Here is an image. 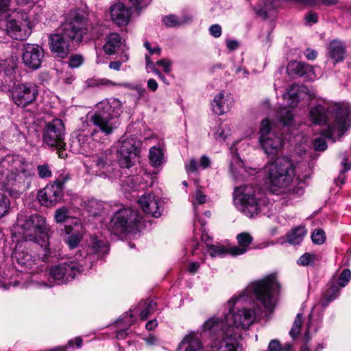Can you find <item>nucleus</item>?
Masks as SVG:
<instances>
[{
    "label": "nucleus",
    "instance_id": "obj_1",
    "mask_svg": "<svg viewBox=\"0 0 351 351\" xmlns=\"http://www.w3.org/2000/svg\"><path fill=\"white\" fill-rule=\"evenodd\" d=\"M280 288L275 274L250 282L228 301V312L223 317H213L206 320L203 330L220 339L231 338L230 333H236L234 337L239 342V328L247 329L256 317L271 314L276 304L275 294Z\"/></svg>",
    "mask_w": 351,
    "mask_h": 351
},
{
    "label": "nucleus",
    "instance_id": "obj_2",
    "mask_svg": "<svg viewBox=\"0 0 351 351\" xmlns=\"http://www.w3.org/2000/svg\"><path fill=\"white\" fill-rule=\"evenodd\" d=\"M34 176L32 164L20 156L8 155L0 160V185L13 197L29 188Z\"/></svg>",
    "mask_w": 351,
    "mask_h": 351
},
{
    "label": "nucleus",
    "instance_id": "obj_3",
    "mask_svg": "<svg viewBox=\"0 0 351 351\" xmlns=\"http://www.w3.org/2000/svg\"><path fill=\"white\" fill-rule=\"evenodd\" d=\"M267 177L271 191L286 197L300 196L304 193L303 180L296 176L293 162L287 157H278L267 164Z\"/></svg>",
    "mask_w": 351,
    "mask_h": 351
},
{
    "label": "nucleus",
    "instance_id": "obj_4",
    "mask_svg": "<svg viewBox=\"0 0 351 351\" xmlns=\"http://www.w3.org/2000/svg\"><path fill=\"white\" fill-rule=\"evenodd\" d=\"M88 31V23L84 14L75 12L58 32L49 37V48L56 57L65 58L69 53L71 41L80 43Z\"/></svg>",
    "mask_w": 351,
    "mask_h": 351
},
{
    "label": "nucleus",
    "instance_id": "obj_5",
    "mask_svg": "<svg viewBox=\"0 0 351 351\" xmlns=\"http://www.w3.org/2000/svg\"><path fill=\"white\" fill-rule=\"evenodd\" d=\"M1 71L0 80L3 77L5 86L12 88L11 97L13 102L19 107L24 108L36 100L38 91L36 86L31 82L15 84V73L18 68L17 60L11 58L4 65L0 64Z\"/></svg>",
    "mask_w": 351,
    "mask_h": 351
},
{
    "label": "nucleus",
    "instance_id": "obj_6",
    "mask_svg": "<svg viewBox=\"0 0 351 351\" xmlns=\"http://www.w3.org/2000/svg\"><path fill=\"white\" fill-rule=\"evenodd\" d=\"M234 197L237 208L249 218L257 216L266 208L269 209L271 205L264 193L253 185L246 184L235 187Z\"/></svg>",
    "mask_w": 351,
    "mask_h": 351
},
{
    "label": "nucleus",
    "instance_id": "obj_7",
    "mask_svg": "<svg viewBox=\"0 0 351 351\" xmlns=\"http://www.w3.org/2000/svg\"><path fill=\"white\" fill-rule=\"evenodd\" d=\"M121 102L115 98L105 99L97 104V109L90 121L97 128L95 130L108 136L119 126L121 112Z\"/></svg>",
    "mask_w": 351,
    "mask_h": 351
},
{
    "label": "nucleus",
    "instance_id": "obj_8",
    "mask_svg": "<svg viewBox=\"0 0 351 351\" xmlns=\"http://www.w3.org/2000/svg\"><path fill=\"white\" fill-rule=\"evenodd\" d=\"M21 228L25 239V247L34 250L39 249L40 252L38 254L37 258L42 259L47 258L49 254V248L45 244L44 247L38 244L40 241L45 243V239L47 237L48 228L45 218L39 215H31L21 224Z\"/></svg>",
    "mask_w": 351,
    "mask_h": 351
},
{
    "label": "nucleus",
    "instance_id": "obj_9",
    "mask_svg": "<svg viewBox=\"0 0 351 351\" xmlns=\"http://www.w3.org/2000/svg\"><path fill=\"white\" fill-rule=\"evenodd\" d=\"M258 142L267 155H276L283 148L284 139L282 134L276 132L274 123L268 119L261 121Z\"/></svg>",
    "mask_w": 351,
    "mask_h": 351
},
{
    "label": "nucleus",
    "instance_id": "obj_10",
    "mask_svg": "<svg viewBox=\"0 0 351 351\" xmlns=\"http://www.w3.org/2000/svg\"><path fill=\"white\" fill-rule=\"evenodd\" d=\"M141 221L138 210L132 208L120 210L112 219V231L115 234L136 233L139 231Z\"/></svg>",
    "mask_w": 351,
    "mask_h": 351
},
{
    "label": "nucleus",
    "instance_id": "obj_11",
    "mask_svg": "<svg viewBox=\"0 0 351 351\" xmlns=\"http://www.w3.org/2000/svg\"><path fill=\"white\" fill-rule=\"evenodd\" d=\"M34 26V23L29 20L27 13L21 10L6 20L7 34L19 40H26L31 35Z\"/></svg>",
    "mask_w": 351,
    "mask_h": 351
},
{
    "label": "nucleus",
    "instance_id": "obj_12",
    "mask_svg": "<svg viewBox=\"0 0 351 351\" xmlns=\"http://www.w3.org/2000/svg\"><path fill=\"white\" fill-rule=\"evenodd\" d=\"M64 130L63 121L60 119H55L47 123L43 132V142L49 147H56L60 158L64 157Z\"/></svg>",
    "mask_w": 351,
    "mask_h": 351
},
{
    "label": "nucleus",
    "instance_id": "obj_13",
    "mask_svg": "<svg viewBox=\"0 0 351 351\" xmlns=\"http://www.w3.org/2000/svg\"><path fill=\"white\" fill-rule=\"evenodd\" d=\"M351 125V110L347 106L337 107L335 120L324 130L322 134L326 138L335 141L341 137Z\"/></svg>",
    "mask_w": 351,
    "mask_h": 351
},
{
    "label": "nucleus",
    "instance_id": "obj_14",
    "mask_svg": "<svg viewBox=\"0 0 351 351\" xmlns=\"http://www.w3.org/2000/svg\"><path fill=\"white\" fill-rule=\"evenodd\" d=\"M84 270L83 267L74 260L62 261L51 267L49 275L59 284L69 282Z\"/></svg>",
    "mask_w": 351,
    "mask_h": 351
},
{
    "label": "nucleus",
    "instance_id": "obj_15",
    "mask_svg": "<svg viewBox=\"0 0 351 351\" xmlns=\"http://www.w3.org/2000/svg\"><path fill=\"white\" fill-rule=\"evenodd\" d=\"M141 143L134 138H127L119 141L118 154L121 167L129 168L132 165V159L139 154Z\"/></svg>",
    "mask_w": 351,
    "mask_h": 351
},
{
    "label": "nucleus",
    "instance_id": "obj_16",
    "mask_svg": "<svg viewBox=\"0 0 351 351\" xmlns=\"http://www.w3.org/2000/svg\"><path fill=\"white\" fill-rule=\"evenodd\" d=\"M299 86L297 84H292L289 89L283 94L285 100L290 101L289 107H283L277 112V119L284 126L289 125L293 121V114L292 108L295 106L299 101L298 95Z\"/></svg>",
    "mask_w": 351,
    "mask_h": 351
},
{
    "label": "nucleus",
    "instance_id": "obj_17",
    "mask_svg": "<svg viewBox=\"0 0 351 351\" xmlns=\"http://www.w3.org/2000/svg\"><path fill=\"white\" fill-rule=\"evenodd\" d=\"M22 61L29 69L36 70L40 67L44 58V50L35 44L26 43L22 49Z\"/></svg>",
    "mask_w": 351,
    "mask_h": 351
},
{
    "label": "nucleus",
    "instance_id": "obj_18",
    "mask_svg": "<svg viewBox=\"0 0 351 351\" xmlns=\"http://www.w3.org/2000/svg\"><path fill=\"white\" fill-rule=\"evenodd\" d=\"M63 196V189L60 182L48 184L38 194V199L42 206L51 207L59 202Z\"/></svg>",
    "mask_w": 351,
    "mask_h": 351
},
{
    "label": "nucleus",
    "instance_id": "obj_19",
    "mask_svg": "<svg viewBox=\"0 0 351 351\" xmlns=\"http://www.w3.org/2000/svg\"><path fill=\"white\" fill-rule=\"evenodd\" d=\"M64 232L68 235L65 242L70 249L77 248L85 234L83 226L78 219H75L73 226L67 225L64 226Z\"/></svg>",
    "mask_w": 351,
    "mask_h": 351
},
{
    "label": "nucleus",
    "instance_id": "obj_20",
    "mask_svg": "<svg viewBox=\"0 0 351 351\" xmlns=\"http://www.w3.org/2000/svg\"><path fill=\"white\" fill-rule=\"evenodd\" d=\"M138 202L145 213L154 217L161 215V202L152 193L143 195L139 198Z\"/></svg>",
    "mask_w": 351,
    "mask_h": 351
},
{
    "label": "nucleus",
    "instance_id": "obj_21",
    "mask_svg": "<svg viewBox=\"0 0 351 351\" xmlns=\"http://www.w3.org/2000/svg\"><path fill=\"white\" fill-rule=\"evenodd\" d=\"M287 70L289 75H295L309 80H314L316 78L314 68L302 62L291 61L287 64Z\"/></svg>",
    "mask_w": 351,
    "mask_h": 351
},
{
    "label": "nucleus",
    "instance_id": "obj_22",
    "mask_svg": "<svg viewBox=\"0 0 351 351\" xmlns=\"http://www.w3.org/2000/svg\"><path fill=\"white\" fill-rule=\"evenodd\" d=\"M231 338L220 339L219 337L212 336L213 351H243V348L239 342H237L234 335L237 334L230 333Z\"/></svg>",
    "mask_w": 351,
    "mask_h": 351
},
{
    "label": "nucleus",
    "instance_id": "obj_23",
    "mask_svg": "<svg viewBox=\"0 0 351 351\" xmlns=\"http://www.w3.org/2000/svg\"><path fill=\"white\" fill-rule=\"evenodd\" d=\"M231 104L230 95L221 91L215 96L212 101L213 110L215 114L221 115L229 110Z\"/></svg>",
    "mask_w": 351,
    "mask_h": 351
},
{
    "label": "nucleus",
    "instance_id": "obj_24",
    "mask_svg": "<svg viewBox=\"0 0 351 351\" xmlns=\"http://www.w3.org/2000/svg\"><path fill=\"white\" fill-rule=\"evenodd\" d=\"M112 20L119 26L126 25L130 17V12L122 3L113 5L110 10Z\"/></svg>",
    "mask_w": 351,
    "mask_h": 351
},
{
    "label": "nucleus",
    "instance_id": "obj_25",
    "mask_svg": "<svg viewBox=\"0 0 351 351\" xmlns=\"http://www.w3.org/2000/svg\"><path fill=\"white\" fill-rule=\"evenodd\" d=\"M238 246L230 247L229 253L232 256H239L245 254L249 245L253 241V237L248 232H241L237 236Z\"/></svg>",
    "mask_w": 351,
    "mask_h": 351
},
{
    "label": "nucleus",
    "instance_id": "obj_26",
    "mask_svg": "<svg viewBox=\"0 0 351 351\" xmlns=\"http://www.w3.org/2000/svg\"><path fill=\"white\" fill-rule=\"evenodd\" d=\"M328 56L334 64L343 61L346 58V47L343 42L332 40L328 48Z\"/></svg>",
    "mask_w": 351,
    "mask_h": 351
},
{
    "label": "nucleus",
    "instance_id": "obj_27",
    "mask_svg": "<svg viewBox=\"0 0 351 351\" xmlns=\"http://www.w3.org/2000/svg\"><path fill=\"white\" fill-rule=\"evenodd\" d=\"M340 289L336 285L334 278L330 282L329 287L323 293L319 300V304L322 307L326 308L330 302L335 300L339 295Z\"/></svg>",
    "mask_w": 351,
    "mask_h": 351
},
{
    "label": "nucleus",
    "instance_id": "obj_28",
    "mask_svg": "<svg viewBox=\"0 0 351 351\" xmlns=\"http://www.w3.org/2000/svg\"><path fill=\"white\" fill-rule=\"evenodd\" d=\"M230 151L232 154V161L230 164V171L235 179H238L239 177H243L246 169L243 165V162L237 155L235 146H232Z\"/></svg>",
    "mask_w": 351,
    "mask_h": 351
},
{
    "label": "nucleus",
    "instance_id": "obj_29",
    "mask_svg": "<svg viewBox=\"0 0 351 351\" xmlns=\"http://www.w3.org/2000/svg\"><path fill=\"white\" fill-rule=\"evenodd\" d=\"M14 256L19 265L25 266L27 268H33V265L36 261V256L25 252L21 249V245H17L14 252Z\"/></svg>",
    "mask_w": 351,
    "mask_h": 351
},
{
    "label": "nucleus",
    "instance_id": "obj_30",
    "mask_svg": "<svg viewBox=\"0 0 351 351\" xmlns=\"http://www.w3.org/2000/svg\"><path fill=\"white\" fill-rule=\"evenodd\" d=\"M327 113L328 110L325 107L322 105H316L311 109L309 116L314 124L321 125L326 123Z\"/></svg>",
    "mask_w": 351,
    "mask_h": 351
},
{
    "label": "nucleus",
    "instance_id": "obj_31",
    "mask_svg": "<svg viewBox=\"0 0 351 351\" xmlns=\"http://www.w3.org/2000/svg\"><path fill=\"white\" fill-rule=\"evenodd\" d=\"M121 45V38L117 33L108 34L106 38V43L104 45V50L108 55H112L116 53L117 49Z\"/></svg>",
    "mask_w": 351,
    "mask_h": 351
},
{
    "label": "nucleus",
    "instance_id": "obj_32",
    "mask_svg": "<svg viewBox=\"0 0 351 351\" xmlns=\"http://www.w3.org/2000/svg\"><path fill=\"white\" fill-rule=\"evenodd\" d=\"M84 206L86 212L93 217L100 215L104 208V203L94 198L84 202Z\"/></svg>",
    "mask_w": 351,
    "mask_h": 351
},
{
    "label": "nucleus",
    "instance_id": "obj_33",
    "mask_svg": "<svg viewBox=\"0 0 351 351\" xmlns=\"http://www.w3.org/2000/svg\"><path fill=\"white\" fill-rule=\"evenodd\" d=\"M89 251L90 253L102 256L108 252L109 246L106 241L99 239L97 237H93L89 247Z\"/></svg>",
    "mask_w": 351,
    "mask_h": 351
},
{
    "label": "nucleus",
    "instance_id": "obj_34",
    "mask_svg": "<svg viewBox=\"0 0 351 351\" xmlns=\"http://www.w3.org/2000/svg\"><path fill=\"white\" fill-rule=\"evenodd\" d=\"M306 234V230L304 226H299L293 228L287 236V241L293 245L300 244L304 239Z\"/></svg>",
    "mask_w": 351,
    "mask_h": 351
},
{
    "label": "nucleus",
    "instance_id": "obj_35",
    "mask_svg": "<svg viewBox=\"0 0 351 351\" xmlns=\"http://www.w3.org/2000/svg\"><path fill=\"white\" fill-rule=\"evenodd\" d=\"M279 0H264L263 4L255 8L256 14L263 18H266L267 12L280 6Z\"/></svg>",
    "mask_w": 351,
    "mask_h": 351
},
{
    "label": "nucleus",
    "instance_id": "obj_36",
    "mask_svg": "<svg viewBox=\"0 0 351 351\" xmlns=\"http://www.w3.org/2000/svg\"><path fill=\"white\" fill-rule=\"evenodd\" d=\"M187 344L185 351H202V346L199 340L192 335L184 337L181 345Z\"/></svg>",
    "mask_w": 351,
    "mask_h": 351
},
{
    "label": "nucleus",
    "instance_id": "obj_37",
    "mask_svg": "<svg viewBox=\"0 0 351 351\" xmlns=\"http://www.w3.org/2000/svg\"><path fill=\"white\" fill-rule=\"evenodd\" d=\"M94 160L99 168L104 169L111 164L112 160V153L110 150H106L97 155Z\"/></svg>",
    "mask_w": 351,
    "mask_h": 351
},
{
    "label": "nucleus",
    "instance_id": "obj_38",
    "mask_svg": "<svg viewBox=\"0 0 351 351\" xmlns=\"http://www.w3.org/2000/svg\"><path fill=\"white\" fill-rule=\"evenodd\" d=\"M149 158L152 165L156 167L162 163L163 153L160 148L153 147L149 149Z\"/></svg>",
    "mask_w": 351,
    "mask_h": 351
},
{
    "label": "nucleus",
    "instance_id": "obj_39",
    "mask_svg": "<svg viewBox=\"0 0 351 351\" xmlns=\"http://www.w3.org/2000/svg\"><path fill=\"white\" fill-rule=\"evenodd\" d=\"M156 310V303L153 300H147L144 304L140 317L142 319H147Z\"/></svg>",
    "mask_w": 351,
    "mask_h": 351
},
{
    "label": "nucleus",
    "instance_id": "obj_40",
    "mask_svg": "<svg viewBox=\"0 0 351 351\" xmlns=\"http://www.w3.org/2000/svg\"><path fill=\"white\" fill-rule=\"evenodd\" d=\"M162 21L166 26L171 27L182 25L186 22V20L171 14L164 17Z\"/></svg>",
    "mask_w": 351,
    "mask_h": 351
},
{
    "label": "nucleus",
    "instance_id": "obj_41",
    "mask_svg": "<svg viewBox=\"0 0 351 351\" xmlns=\"http://www.w3.org/2000/svg\"><path fill=\"white\" fill-rule=\"evenodd\" d=\"M230 134V128L224 124H219L214 132V137L217 141H224Z\"/></svg>",
    "mask_w": 351,
    "mask_h": 351
},
{
    "label": "nucleus",
    "instance_id": "obj_42",
    "mask_svg": "<svg viewBox=\"0 0 351 351\" xmlns=\"http://www.w3.org/2000/svg\"><path fill=\"white\" fill-rule=\"evenodd\" d=\"M70 218V211L66 206H62L56 210L54 219L57 223H64Z\"/></svg>",
    "mask_w": 351,
    "mask_h": 351
},
{
    "label": "nucleus",
    "instance_id": "obj_43",
    "mask_svg": "<svg viewBox=\"0 0 351 351\" xmlns=\"http://www.w3.org/2000/svg\"><path fill=\"white\" fill-rule=\"evenodd\" d=\"M229 249L220 245H210L208 247V252L212 257L217 256H223L229 253Z\"/></svg>",
    "mask_w": 351,
    "mask_h": 351
},
{
    "label": "nucleus",
    "instance_id": "obj_44",
    "mask_svg": "<svg viewBox=\"0 0 351 351\" xmlns=\"http://www.w3.org/2000/svg\"><path fill=\"white\" fill-rule=\"evenodd\" d=\"M316 256L314 254L305 253L298 260V264L302 266H309L315 264Z\"/></svg>",
    "mask_w": 351,
    "mask_h": 351
},
{
    "label": "nucleus",
    "instance_id": "obj_45",
    "mask_svg": "<svg viewBox=\"0 0 351 351\" xmlns=\"http://www.w3.org/2000/svg\"><path fill=\"white\" fill-rule=\"evenodd\" d=\"M86 84L88 87H94L99 84H104V85H107V86H125V84H123L114 83V82H112V81L107 80V79H102V80H99V82L97 81L96 80L89 79V80H86Z\"/></svg>",
    "mask_w": 351,
    "mask_h": 351
},
{
    "label": "nucleus",
    "instance_id": "obj_46",
    "mask_svg": "<svg viewBox=\"0 0 351 351\" xmlns=\"http://www.w3.org/2000/svg\"><path fill=\"white\" fill-rule=\"evenodd\" d=\"M351 278V271L348 269H345L342 271L338 279L337 280V282L338 284V287H344L350 281Z\"/></svg>",
    "mask_w": 351,
    "mask_h": 351
},
{
    "label": "nucleus",
    "instance_id": "obj_47",
    "mask_svg": "<svg viewBox=\"0 0 351 351\" xmlns=\"http://www.w3.org/2000/svg\"><path fill=\"white\" fill-rule=\"evenodd\" d=\"M306 5L313 6L315 5H333L337 3V0H298Z\"/></svg>",
    "mask_w": 351,
    "mask_h": 351
},
{
    "label": "nucleus",
    "instance_id": "obj_48",
    "mask_svg": "<svg viewBox=\"0 0 351 351\" xmlns=\"http://www.w3.org/2000/svg\"><path fill=\"white\" fill-rule=\"evenodd\" d=\"M311 239L313 243L321 245L326 240L325 232L321 229H317L312 233Z\"/></svg>",
    "mask_w": 351,
    "mask_h": 351
},
{
    "label": "nucleus",
    "instance_id": "obj_49",
    "mask_svg": "<svg viewBox=\"0 0 351 351\" xmlns=\"http://www.w3.org/2000/svg\"><path fill=\"white\" fill-rule=\"evenodd\" d=\"M10 206V202L5 195L0 193V218L4 216Z\"/></svg>",
    "mask_w": 351,
    "mask_h": 351
},
{
    "label": "nucleus",
    "instance_id": "obj_50",
    "mask_svg": "<svg viewBox=\"0 0 351 351\" xmlns=\"http://www.w3.org/2000/svg\"><path fill=\"white\" fill-rule=\"evenodd\" d=\"M37 171L40 178H47L51 176V171L49 166L47 164L38 165Z\"/></svg>",
    "mask_w": 351,
    "mask_h": 351
},
{
    "label": "nucleus",
    "instance_id": "obj_51",
    "mask_svg": "<svg viewBox=\"0 0 351 351\" xmlns=\"http://www.w3.org/2000/svg\"><path fill=\"white\" fill-rule=\"evenodd\" d=\"M206 202V195L203 194L200 190H197L195 194V199L192 203L195 209L196 206L199 204H203Z\"/></svg>",
    "mask_w": 351,
    "mask_h": 351
},
{
    "label": "nucleus",
    "instance_id": "obj_52",
    "mask_svg": "<svg viewBox=\"0 0 351 351\" xmlns=\"http://www.w3.org/2000/svg\"><path fill=\"white\" fill-rule=\"evenodd\" d=\"M83 57L81 55H74L70 57L69 61V66L71 68H77L83 62Z\"/></svg>",
    "mask_w": 351,
    "mask_h": 351
},
{
    "label": "nucleus",
    "instance_id": "obj_53",
    "mask_svg": "<svg viewBox=\"0 0 351 351\" xmlns=\"http://www.w3.org/2000/svg\"><path fill=\"white\" fill-rule=\"evenodd\" d=\"M129 59L128 55L126 53L123 54L121 56V61H112L110 63L109 67L111 69L115 70V71H119L121 66L123 62H125L128 61Z\"/></svg>",
    "mask_w": 351,
    "mask_h": 351
},
{
    "label": "nucleus",
    "instance_id": "obj_54",
    "mask_svg": "<svg viewBox=\"0 0 351 351\" xmlns=\"http://www.w3.org/2000/svg\"><path fill=\"white\" fill-rule=\"evenodd\" d=\"M313 146L317 151H324L327 148L326 141L322 138H317L313 141Z\"/></svg>",
    "mask_w": 351,
    "mask_h": 351
},
{
    "label": "nucleus",
    "instance_id": "obj_55",
    "mask_svg": "<svg viewBox=\"0 0 351 351\" xmlns=\"http://www.w3.org/2000/svg\"><path fill=\"white\" fill-rule=\"evenodd\" d=\"M156 65L159 66H162L163 68L164 72L166 73H169L171 71V65L172 62L167 59H162L158 60L156 63Z\"/></svg>",
    "mask_w": 351,
    "mask_h": 351
},
{
    "label": "nucleus",
    "instance_id": "obj_56",
    "mask_svg": "<svg viewBox=\"0 0 351 351\" xmlns=\"http://www.w3.org/2000/svg\"><path fill=\"white\" fill-rule=\"evenodd\" d=\"M198 167L197 161L194 158H191L189 162L185 165V169L188 173L195 172L197 171Z\"/></svg>",
    "mask_w": 351,
    "mask_h": 351
},
{
    "label": "nucleus",
    "instance_id": "obj_57",
    "mask_svg": "<svg viewBox=\"0 0 351 351\" xmlns=\"http://www.w3.org/2000/svg\"><path fill=\"white\" fill-rule=\"evenodd\" d=\"M210 34L215 38H218L221 34V27L218 24H215L210 26Z\"/></svg>",
    "mask_w": 351,
    "mask_h": 351
},
{
    "label": "nucleus",
    "instance_id": "obj_58",
    "mask_svg": "<svg viewBox=\"0 0 351 351\" xmlns=\"http://www.w3.org/2000/svg\"><path fill=\"white\" fill-rule=\"evenodd\" d=\"M281 346L278 340H272L268 346V351H280Z\"/></svg>",
    "mask_w": 351,
    "mask_h": 351
},
{
    "label": "nucleus",
    "instance_id": "obj_59",
    "mask_svg": "<svg viewBox=\"0 0 351 351\" xmlns=\"http://www.w3.org/2000/svg\"><path fill=\"white\" fill-rule=\"evenodd\" d=\"M11 3V0H0V13H4L8 11Z\"/></svg>",
    "mask_w": 351,
    "mask_h": 351
},
{
    "label": "nucleus",
    "instance_id": "obj_60",
    "mask_svg": "<svg viewBox=\"0 0 351 351\" xmlns=\"http://www.w3.org/2000/svg\"><path fill=\"white\" fill-rule=\"evenodd\" d=\"M210 159L206 156H202L200 158L199 167L202 169H206L210 166Z\"/></svg>",
    "mask_w": 351,
    "mask_h": 351
},
{
    "label": "nucleus",
    "instance_id": "obj_61",
    "mask_svg": "<svg viewBox=\"0 0 351 351\" xmlns=\"http://www.w3.org/2000/svg\"><path fill=\"white\" fill-rule=\"evenodd\" d=\"M341 166L343 169H341V171H343L345 173L351 169V162L348 161V159L344 156V155L342 158Z\"/></svg>",
    "mask_w": 351,
    "mask_h": 351
},
{
    "label": "nucleus",
    "instance_id": "obj_62",
    "mask_svg": "<svg viewBox=\"0 0 351 351\" xmlns=\"http://www.w3.org/2000/svg\"><path fill=\"white\" fill-rule=\"evenodd\" d=\"M305 19L307 23H315L317 21V15L315 13L310 12L306 16Z\"/></svg>",
    "mask_w": 351,
    "mask_h": 351
},
{
    "label": "nucleus",
    "instance_id": "obj_63",
    "mask_svg": "<svg viewBox=\"0 0 351 351\" xmlns=\"http://www.w3.org/2000/svg\"><path fill=\"white\" fill-rule=\"evenodd\" d=\"M346 179V177L345 176V172H343V171L340 170L339 176H338L337 178L335 180V183L337 186L339 185V183L341 185L345 183Z\"/></svg>",
    "mask_w": 351,
    "mask_h": 351
},
{
    "label": "nucleus",
    "instance_id": "obj_64",
    "mask_svg": "<svg viewBox=\"0 0 351 351\" xmlns=\"http://www.w3.org/2000/svg\"><path fill=\"white\" fill-rule=\"evenodd\" d=\"M317 53L313 49H307L305 52V56L307 59L313 60L316 58Z\"/></svg>",
    "mask_w": 351,
    "mask_h": 351
}]
</instances>
